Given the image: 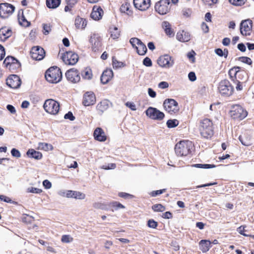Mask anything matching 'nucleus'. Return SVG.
<instances>
[{
  "label": "nucleus",
  "instance_id": "9d476101",
  "mask_svg": "<svg viewBox=\"0 0 254 254\" xmlns=\"http://www.w3.org/2000/svg\"><path fill=\"white\" fill-rule=\"evenodd\" d=\"M62 60L65 64L72 65L78 62V56L74 52L68 51L63 54Z\"/></svg>",
  "mask_w": 254,
  "mask_h": 254
},
{
  "label": "nucleus",
  "instance_id": "6e6552de",
  "mask_svg": "<svg viewBox=\"0 0 254 254\" xmlns=\"http://www.w3.org/2000/svg\"><path fill=\"white\" fill-rule=\"evenodd\" d=\"M165 110L170 114H175L179 111L177 102L173 99L165 100L163 103Z\"/></svg>",
  "mask_w": 254,
  "mask_h": 254
},
{
  "label": "nucleus",
  "instance_id": "bb28decb",
  "mask_svg": "<svg viewBox=\"0 0 254 254\" xmlns=\"http://www.w3.org/2000/svg\"><path fill=\"white\" fill-rule=\"evenodd\" d=\"M27 156L35 160H41L43 157V154L39 151H36L34 149H29L26 152Z\"/></svg>",
  "mask_w": 254,
  "mask_h": 254
},
{
  "label": "nucleus",
  "instance_id": "338daca9",
  "mask_svg": "<svg viewBox=\"0 0 254 254\" xmlns=\"http://www.w3.org/2000/svg\"><path fill=\"white\" fill-rule=\"evenodd\" d=\"M158 86L160 89H166L169 87V84L166 81H162L158 84Z\"/></svg>",
  "mask_w": 254,
  "mask_h": 254
},
{
  "label": "nucleus",
  "instance_id": "79ce46f5",
  "mask_svg": "<svg viewBox=\"0 0 254 254\" xmlns=\"http://www.w3.org/2000/svg\"><path fill=\"white\" fill-rule=\"evenodd\" d=\"M26 191L28 193H33L36 194H40L43 192V190L41 189L34 188L33 187H28Z\"/></svg>",
  "mask_w": 254,
  "mask_h": 254
},
{
  "label": "nucleus",
  "instance_id": "a211bd4d",
  "mask_svg": "<svg viewBox=\"0 0 254 254\" xmlns=\"http://www.w3.org/2000/svg\"><path fill=\"white\" fill-rule=\"evenodd\" d=\"M89 42L91 45V47L93 51L96 52L100 50L101 47V43L100 38L98 35L95 34H93L90 37Z\"/></svg>",
  "mask_w": 254,
  "mask_h": 254
},
{
  "label": "nucleus",
  "instance_id": "dca6fc26",
  "mask_svg": "<svg viewBox=\"0 0 254 254\" xmlns=\"http://www.w3.org/2000/svg\"><path fill=\"white\" fill-rule=\"evenodd\" d=\"M65 76L67 79L72 83H77L80 80L78 71L74 68L67 70L65 73Z\"/></svg>",
  "mask_w": 254,
  "mask_h": 254
},
{
  "label": "nucleus",
  "instance_id": "8fccbe9b",
  "mask_svg": "<svg viewBox=\"0 0 254 254\" xmlns=\"http://www.w3.org/2000/svg\"><path fill=\"white\" fill-rule=\"evenodd\" d=\"M193 166L196 167V168H205V169H209V168H214L215 166L214 165H210V164H196L193 165Z\"/></svg>",
  "mask_w": 254,
  "mask_h": 254
},
{
  "label": "nucleus",
  "instance_id": "e433bc0d",
  "mask_svg": "<svg viewBox=\"0 0 254 254\" xmlns=\"http://www.w3.org/2000/svg\"><path fill=\"white\" fill-rule=\"evenodd\" d=\"M18 21L19 24L24 27H27L30 25V22L27 20L24 16L23 11H22L21 15L20 13L19 14Z\"/></svg>",
  "mask_w": 254,
  "mask_h": 254
},
{
  "label": "nucleus",
  "instance_id": "a878e982",
  "mask_svg": "<svg viewBox=\"0 0 254 254\" xmlns=\"http://www.w3.org/2000/svg\"><path fill=\"white\" fill-rule=\"evenodd\" d=\"M120 11L128 16H131L133 14V11L131 8V5L130 3L125 1L124 2L121 7Z\"/></svg>",
  "mask_w": 254,
  "mask_h": 254
},
{
  "label": "nucleus",
  "instance_id": "412c9836",
  "mask_svg": "<svg viewBox=\"0 0 254 254\" xmlns=\"http://www.w3.org/2000/svg\"><path fill=\"white\" fill-rule=\"evenodd\" d=\"M87 20L79 16H76L74 19V26L76 29L78 30H84L87 26Z\"/></svg>",
  "mask_w": 254,
  "mask_h": 254
},
{
  "label": "nucleus",
  "instance_id": "20e7f679",
  "mask_svg": "<svg viewBox=\"0 0 254 254\" xmlns=\"http://www.w3.org/2000/svg\"><path fill=\"white\" fill-rule=\"evenodd\" d=\"M43 108L47 113L56 115L59 112L60 103L54 99H47L45 101Z\"/></svg>",
  "mask_w": 254,
  "mask_h": 254
},
{
  "label": "nucleus",
  "instance_id": "a19ab883",
  "mask_svg": "<svg viewBox=\"0 0 254 254\" xmlns=\"http://www.w3.org/2000/svg\"><path fill=\"white\" fill-rule=\"evenodd\" d=\"M129 42L132 46L135 49H136L137 47L142 43V42L137 38H131L129 40Z\"/></svg>",
  "mask_w": 254,
  "mask_h": 254
},
{
  "label": "nucleus",
  "instance_id": "49530a36",
  "mask_svg": "<svg viewBox=\"0 0 254 254\" xmlns=\"http://www.w3.org/2000/svg\"><path fill=\"white\" fill-rule=\"evenodd\" d=\"M152 209L156 212H163L165 210V207L161 204H157L152 206Z\"/></svg>",
  "mask_w": 254,
  "mask_h": 254
},
{
  "label": "nucleus",
  "instance_id": "423d86ee",
  "mask_svg": "<svg viewBox=\"0 0 254 254\" xmlns=\"http://www.w3.org/2000/svg\"><path fill=\"white\" fill-rule=\"evenodd\" d=\"M145 114L149 118L157 121L162 120L165 117L164 114L156 108L149 107L145 111Z\"/></svg>",
  "mask_w": 254,
  "mask_h": 254
},
{
  "label": "nucleus",
  "instance_id": "cd10ccee",
  "mask_svg": "<svg viewBox=\"0 0 254 254\" xmlns=\"http://www.w3.org/2000/svg\"><path fill=\"white\" fill-rule=\"evenodd\" d=\"M12 31L9 28L4 27L0 29V39L1 41H5L11 36Z\"/></svg>",
  "mask_w": 254,
  "mask_h": 254
},
{
  "label": "nucleus",
  "instance_id": "f704fd0d",
  "mask_svg": "<svg viewBox=\"0 0 254 254\" xmlns=\"http://www.w3.org/2000/svg\"><path fill=\"white\" fill-rule=\"evenodd\" d=\"M61 3V0H47L46 4L49 8H56Z\"/></svg>",
  "mask_w": 254,
  "mask_h": 254
},
{
  "label": "nucleus",
  "instance_id": "4c0bfd02",
  "mask_svg": "<svg viewBox=\"0 0 254 254\" xmlns=\"http://www.w3.org/2000/svg\"><path fill=\"white\" fill-rule=\"evenodd\" d=\"M93 206L96 209H107L110 205L106 202H97L94 203Z\"/></svg>",
  "mask_w": 254,
  "mask_h": 254
},
{
  "label": "nucleus",
  "instance_id": "7ed1b4c3",
  "mask_svg": "<svg viewBox=\"0 0 254 254\" xmlns=\"http://www.w3.org/2000/svg\"><path fill=\"white\" fill-rule=\"evenodd\" d=\"M192 143L189 140L181 141L175 146V152L178 156H187L193 147Z\"/></svg>",
  "mask_w": 254,
  "mask_h": 254
},
{
  "label": "nucleus",
  "instance_id": "f03ea898",
  "mask_svg": "<svg viewBox=\"0 0 254 254\" xmlns=\"http://www.w3.org/2000/svg\"><path fill=\"white\" fill-rule=\"evenodd\" d=\"M45 78L50 83H57L60 82L62 78L61 69L57 66L49 68L45 73Z\"/></svg>",
  "mask_w": 254,
  "mask_h": 254
},
{
  "label": "nucleus",
  "instance_id": "393cba45",
  "mask_svg": "<svg viewBox=\"0 0 254 254\" xmlns=\"http://www.w3.org/2000/svg\"><path fill=\"white\" fill-rule=\"evenodd\" d=\"M93 135L95 139L98 141L104 142L107 139L105 132L100 127H97L95 129Z\"/></svg>",
  "mask_w": 254,
  "mask_h": 254
},
{
  "label": "nucleus",
  "instance_id": "3c124183",
  "mask_svg": "<svg viewBox=\"0 0 254 254\" xmlns=\"http://www.w3.org/2000/svg\"><path fill=\"white\" fill-rule=\"evenodd\" d=\"M109 205L112 207H114L116 209H119V208H124L125 206L122 205L120 202H118L117 201H113L111 203H110Z\"/></svg>",
  "mask_w": 254,
  "mask_h": 254
},
{
  "label": "nucleus",
  "instance_id": "9b49d317",
  "mask_svg": "<svg viewBox=\"0 0 254 254\" xmlns=\"http://www.w3.org/2000/svg\"><path fill=\"white\" fill-rule=\"evenodd\" d=\"M155 10L160 14L164 15L168 13L170 10L169 0H161L155 5Z\"/></svg>",
  "mask_w": 254,
  "mask_h": 254
},
{
  "label": "nucleus",
  "instance_id": "39448f33",
  "mask_svg": "<svg viewBox=\"0 0 254 254\" xmlns=\"http://www.w3.org/2000/svg\"><path fill=\"white\" fill-rule=\"evenodd\" d=\"M230 116L234 119L242 120L248 115L247 111L239 105H234L230 111Z\"/></svg>",
  "mask_w": 254,
  "mask_h": 254
},
{
  "label": "nucleus",
  "instance_id": "2f4dec72",
  "mask_svg": "<svg viewBox=\"0 0 254 254\" xmlns=\"http://www.w3.org/2000/svg\"><path fill=\"white\" fill-rule=\"evenodd\" d=\"M109 32L110 37L113 39H117L120 36V31L118 28L115 26H112L110 27Z\"/></svg>",
  "mask_w": 254,
  "mask_h": 254
},
{
  "label": "nucleus",
  "instance_id": "680f3d73",
  "mask_svg": "<svg viewBox=\"0 0 254 254\" xmlns=\"http://www.w3.org/2000/svg\"><path fill=\"white\" fill-rule=\"evenodd\" d=\"M43 187L46 189H50L52 188V183L48 180H45L42 183Z\"/></svg>",
  "mask_w": 254,
  "mask_h": 254
},
{
  "label": "nucleus",
  "instance_id": "052dcab7",
  "mask_svg": "<svg viewBox=\"0 0 254 254\" xmlns=\"http://www.w3.org/2000/svg\"><path fill=\"white\" fill-rule=\"evenodd\" d=\"M126 106L129 108L132 111H136V107L135 104L133 102H127L125 104Z\"/></svg>",
  "mask_w": 254,
  "mask_h": 254
},
{
  "label": "nucleus",
  "instance_id": "bf43d9fd",
  "mask_svg": "<svg viewBox=\"0 0 254 254\" xmlns=\"http://www.w3.org/2000/svg\"><path fill=\"white\" fill-rule=\"evenodd\" d=\"M58 194L62 197H66L68 198L69 190H62L59 191Z\"/></svg>",
  "mask_w": 254,
  "mask_h": 254
},
{
  "label": "nucleus",
  "instance_id": "c03bdc74",
  "mask_svg": "<svg viewBox=\"0 0 254 254\" xmlns=\"http://www.w3.org/2000/svg\"><path fill=\"white\" fill-rule=\"evenodd\" d=\"M179 123V121L177 120H169L167 122V125L169 128H172L178 126Z\"/></svg>",
  "mask_w": 254,
  "mask_h": 254
},
{
  "label": "nucleus",
  "instance_id": "e2e57ef3",
  "mask_svg": "<svg viewBox=\"0 0 254 254\" xmlns=\"http://www.w3.org/2000/svg\"><path fill=\"white\" fill-rule=\"evenodd\" d=\"M46 249L47 252H50L53 254L57 253L56 250L53 246L50 245L49 243L47 244Z\"/></svg>",
  "mask_w": 254,
  "mask_h": 254
},
{
  "label": "nucleus",
  "instance_id": "603ef678",
  "mask_svg": "<svg viewBox=\"0 0 254 254\" xmlns=\"http://www.w3.org/2000/svg\"><path fill=\"white\" fill-rule=\"evenodd\" d=\"M246 227V226H241L239 227H238L237 229V231L241 235L245 236V237H248L249 235L246 234L244 233L245 231H246L245 230V228Z\"/></svg>",
  "mask_w": 254,
  "mask_h": 254
},
{
  "label": "nucleus",
  "instance_id": "a18cd8bd",
  "mask_svg": "<svg viewBox=\"0 0 254 254\" xmlns=\"http://www.w3.org/2000/svg\"><path fill=\"white\" fill-rule=\"evenodd\" d=\"M61 241L64 243H69L73 241V238L69 235H63Z\"/></svg>",
  "mask_w": 254,
  "mask_h": 254
},
{
  "label": "nucleus",
  "instance_id": "7c9ffc66",
  "mask_svg": "<svg viewBox=\"0 0 254 254\" xmlns=\"http://www.w3.org/2000/svg\"><path fill=\"white\" fill-rule=\"evenodd\" d=\"M37 149L48 152L49 151H52L54 149V147L50 143L46 142H39Z\"/></svg>",
  "mask_w": 254,
  "mask_h": 254
},
{
  "label": "nucleus",
  "instance_id": "6ab92c4d",
  "mask_svg": "<svg viewBox=\"0 0 254 254\" xmlns=\"http://www.w3.org/2000/svg\"><path fill=\"white\" fill-rule=\"evenodd\" d=\"M3 64L9 69L18 68L20 66L18 61L13 57H7L4 62Z\"/></svg>",
  "mask_w": 254,
  "mask_h": 254
},
{
  "label": "nucleus",
  "instance_id": "de8ad7c7",
  "mask_svg": "<svg viewBox=\"0 0 254 254\" xmlns=\"http://www.w3.org/2000/svg\"><path fill=\"white\" fill-rule=\"evenodd\" d=\"M247 0H229L230 3L235 6H242L246 2Z\"/></svg>",
  "mask_w": 254,
  "mask_h": 254
},
{
  "label": "nucleus",
  "instance_id": "f257e3e1",
  "mask_svg": "<svg viewBox=\"0 0 254 254\" xmlns=\"http://www.w3.org/2000/svg\"><path fill=\"white\" fill-rule=\"evenodd\" d=\"M198 130L201 137L210 138L214 134V127L212 121L207 118L200 120Z\"/></svg>",
  "mask_w": 254,
  "mask_h": 254
},
{
  "label": "nucleus",
  "instance_id": "f8f14e48",
  "mask_svg": "<svg viewBox=\"0 0 254 254\" xmlns=\"http://www.w3.org/2000/svg\"><path fill=\"white\" fill-rule=\"evenodd\" d=\"M14 10V7L9 3L0 4V16L5 18L11 15Z\"/></svg>",
  "mask_w": 254,
  "mask_h": 254
},
{
  "label": "nucleus",
  "instance_id": "5701e85b",
  "mask_svg": "<svg viewBox=\"0 0 254 254\" xmlns=\"http://www.w3.org/2000/svg\"><path fill=\"white\" fill-rule=\"evenodd\" d=\"M114 76L113 71L111 69L107 68L104 70L103 72L100 80L101 82L103 84L108 83L110 80H112Z\"/></svg>",
  "mask_w": 254,
  "mask_h": 254
},
{
  "label": "nucleus",
  "instance_id": "6e6d98bb",
  "mask_svg": "<svg viewBox=\"0 0 254 254\" xmlns=\"http://www.w3.org/2000/svg\"><path fill=\"white\" fill-rule=\"evenodd\" d=\"M147 225L149 227L154 229L157 227L158 223L154 220L150 219L148 221Z\"/></svg>",
  "mask_w": 254,
  "mask_h": 254
},
{
  "label": "nucleus",
  "instance_id": "5fc2aeb1",
  "mask_svg": "<svg viewBox=\"0 0 254 254\" xmlns=\"http://www.w3.org/2000/svg\"><path fill=\"white\" fill-rule=\"evenodd\" d=\"M11 155L14 157L18 158L21 157V153L20 151L15 148H12L11 149Z\"/></svg>",
  "mask_w": 254,
  "mask_h": 254
},
{
  "label": "nucleus",
  "instance_id": "4468645a",
  "mask_svg": "<svg viewBox=\"0 0 254 254\" xmlns=\"http://www.w3.org/2000/svg\"><path fill=\"white\" fill-rule=\"evenodd\" d=\"M96 102V96L91 91H87L83 95L82 104L84 106H90L94 105Z\"/></svg>",
  "mask_w": 254,
  "mask_h": 254
},
{
  "label": "nucleus",
  "instance_id": "ea45409f",
  "mask_svg": "<svg viewBox=\"0 0 254 254\" xmlns=\"http://www.w3.org/2000/svg\"><path fill=\"white\" fill-rule=\"evenodd\" d=\"M112 65L114 69L122 68L125 66L123 62L118 61L116 58H113Z\"/></svg>",
  "mask_w": 254,
  "mask_h": 254
},
{
  "label": "nucleus",
  "instance_id": "09e8293b",
  "mask_svg": "<svg viewBox=\"0 0 254 254\" xmlns=\"http://www.w3.org/2000/svg\"><path fill=\"white\" fill-rule=\"evenodd\" d=\"M240 67L235 66L229 70V74L230 76H236L237 74L240 71Z\"/></svg>",
  "mask_w": 254,
  "mask_h": 254
},
{
  "label": "nucleus",
  "instance_id": "69168bd1",
  "mask_svg": "<svg viewBox=\"0 0 254 254\" xmlns=\"http://www.w3.org/2000/svg\"><path fill=\"white\" fill-rule=\"evenodd\" d=\"M6 109L11 114H15L16 113L15 107L11 105H7L6 106Z\"/></svg>",
  "mask_w": 254,
  "mask_h": 254
},
{
  "label": "nucleus",
  "instance_id": "ddd939ff",
  "mask_svg": "<svg viewBox=\"0 0 254 254\" xmlns=\"http://www.w3.org/2000/svg\"><path fill=\"white\" fill-rule=\"evenodd\" d=\"M253 22L249 19L242 21L240 24V32L243 35L249 36L252 30Z\"/></svg>",
  "mask_w": 254,
  "mask_h": 254
},
{
  "label": "nucleus",
  "instance_id": "473e14b6",
  "mask_svg": "<svg viewBox=\"0 0 254 254\" xmlns=\"http://www.w3.org/2000/svg\"><path fill=\"white\" fill-rule=\"evenodd\" d=\"M211 242L208 240H201L199 242L200 249L203 252L205 253L209 251L211 248Z\"/></svg>",
  "mask_w": 254,
  "mask_h": 254
},
{
  "label": "nucleus",
  "instance_id": "2eb2a0df",
  "mask_svg": "<svg viewBox=\"0 0 254 254\" xmlns=\"http://www.w3.org/2000/svg\"><path fill=\"white\" fill-rule=\"evenodd\" d=\"M30 53L32 59L38 61L42 60L45 54L44 50L39 46L33 47Z\"/></svg>",
  "mask_w": 254,
  "mask_h": 254
},
{
  "label": "nucleus",
  "instance_id": "774afa93",
  "mask_svg": "<svg viewBox=\"0 0 254 254\" xmlns=\"http://www.w3.org/2000/svg\"><path fill=\"white\" fill-rule=\"evenodd\" d=\"M195 52L193 51H191L188 54L187 56L190 61H191L192 62H194L195 61Z\"/></svg>",
  "mask_w": 254,
  "mask_h": 254
},
{
  "label": "nucleus",
  "instance_id": "c756f323",
  "mask_svg": "<svg viewBox=\"0 0 254 254\" xmlns=\"http://www.w3.org/2000/svg\"><path fill=\"white\" fill-rule=\"evenodd\" d=\"M68 198H75L77 199H84L86 195L83 192L78 191L69 190Z\"/></svg>",
  "mask_w": 254,
  "mask_h": 254
},
{
  "label": "nucleus",
  "instance_id": "1a4fd4ad",
  "mask_svg": "<svg viewBox=\"0 0 254 254\" xmlns=\"http://www.w3.org/2000/svg\"><path fill=\"white\" fill-rule=\"evenodd\" d=\"M218 89L222 95L230 96L233 91V88L227 80H222L219 84Z\"/></svg>",
  "mask_w": 254,
  "mask_h": 254
},
{
  "label": "nucleus",
  "instance_id": "13d9d810",
  "mask_svg": "<svg viewBox=\"0 0 254 254\" xmlns=\"http://www.w3.org/2000/svg\"><path fill=\"white\" fill-rule=\"evenodd\" d=\"M218 0H202L203 3L208 6H212L216 4Z\"/></svg>",
  "mask_w": 254,
  "mask_h": 254
},
{
  "label": "nucleus",
  "instance_id": "c9c22d12",
  "mask_svg": "<svg viewBox=\"0 0 254 254\" xmlns=\"http://www.w3.org/2000/svg\"><path fill=\"white\" fill-rule=\"evenodd\" d=\"M82 76L85 80H90L92 79L93 74L91 69L86 68L82 72Z\"/></svg>",
  "mask_w": 254,
  "mask_h": 254
},
{
  "label": "nucleus",
  "instance_id": "4be33fe9",
  "mask_svg": "<svg viewBox=\"0 0 254 254\" xmlns=\"http://www.w3.org/2000/svg\"><path fill=\"white\" fill-rule=\"evenodd\" d=\"M103 14L104 11L102 8L99 6L95 5L93 7L90 17L94 20H99L102 18Z\"/></svg>",
  "mask_w": 254,
  "mask_h": 254
},
{
  "label": "nucleus",
  "instance_id": "58836bf2",
  "mask_svg": "<svg viewBox=\"0 0 254 254\" xmlns=\"http://www.w3.org/2000/svg\"><path fill=\"white\" fill-rule=\"evenodd\" d=\"M136 52L140 55H144L147 51L146 46L142 42L139 46L137 47Z\"/></svg>",
  "mask_w": 254,
  "mask_h": 254
},
{
  "label": "nucleus",
  "instance_id": "b1692460",
  "mask_svg": "<svg viewBox=\"0 0 254 254\" xmlns=\"http://www.w3.org/2000/svg\"><path fill=\"white\" fill-rule=\"evenodd\" d=\"M176 39L181 42H187L191 39V35L189 32L180 30L176 34Z\"/></svg>",
  "mask_w": 254,
  "mask_h": 254
},
{
  "label": "nucleus",
  "instance_id": "c85d7f7f",
  "mask_svg": "<svg viewBox=\"0 0 254 254\" xmlns=\"http://www.w3.org/2000/svg\"><path fill=\"white\" fill-rule=\"evenodd\" d=\"M162 28H163L166 34L170 37H173L175 35L174 30L172 28L171 24L168 21H163L162 24Z\"/></svg>",
  "mask_w": 254,
  "mask_h": 254
},
{
  "label": "nucleus",
  "instance_id": "aec40b11",
  "mask_svg": "<svg viewBox=\"0 0 254 254\" xmlns=\"http://www.w3.org/2000/svg\"><path fill=\"white\" fill-rule=\"evenodd\" d=\"M133 4L137 9L140 10H145L150 5V0H133Z\"/></svg>",
  "mask_w": 254,
  "mask_h": 254
},
{
  "label": "nucleus",
  "instance_id": "37998d69",
  "mask_svg": "<svg viewBox=\"0 0 254 254\" xmlns=\"http://www.w3.org/2000/svg\"><path fill=\"white\" fill-rule=\"evenodd\" d=\"M215 51V53L220 57L224 56L225 58H227L228 56V51L227 49H224L223 51L221 49H217Z\"/></svg>",
  "mask_w": 254,
  "mask_h": 254
},
{
  "label": "nucleus",
  "instance_id": "0e129e2a",
  "mask_svg": "<svg viewBox=\"0 0 254 254\" xmlns=\"http://www.w3.org/2000/svg\"><path fill=\"white\" fill-rule=\"evenodd\" d=\"M143 64L144 65L148 67L151 66L152 64L151 60L148 57H146L143 60Z\"/></svg>",
  "mask_w": 254,
  "mask_h": 254
},
{
  "label": "nucleus",
  "instance_id": "4d7b16f0",
  "mask_svg": "<svg viewBox=\"0 0 254 254\" xmlns=\"http://www.w3.org/2000/svg\"><path fill=\"white\" fill-rule=\"evenodd\" d=\"M43 33L45 35L48 34L51 30V26L50 25L44 24H43Z\"/></svg>",
  "mask_w": 254,
  "mask_h": 254
},
{
  "label": "nucleus",
  "instance_id": "f3484780",
  "mask_svg": "<svg viewBox=\"0 0 254 254\" xmlns=\"http://www.w3.org/2000/svg\"><path fill=\"white\" fill-rule=\"evenodd\" d=\"M21 80L16 75H11L6 79V84L11 88L16 89L20 87Z\"/></svg>",
  "mask_w": 254,
  "mask_h": 254
},
{
  "label": "nucleus",
  "instance_id": "864d4df0",
  "mask_svg": "<svg viewBox=\"0 0 254 254\" xmlns=\"http://www.w3.org/2000/svg\"><path fill=\"white\" fill-rule=\"evenodd\" d=\"M239 60L242 63L247 64L249 65L251 64L252 63L251 59L246 57H240L239 58Z\"/></svg>",
  "mask_w": 254,
  "mask_h": 254
},
{
  "label": "nucleus",
  "instance_id": "72a5a7b5",
  "mask_svg": "<svg viewBox=\"0 0 254 254\" xmlns=\"http://www.w3.org/2000/svg\"><path fill=\"white\" fill-rule=\"evenodd\" d=\"M109 106V101L107 100H104L97 104L96 108L98 110L102 112L106 110Z\"/></svg>",
  "mask_w": 254,
  "mask_h": 254
},
{
  "label": "nucleus",
  "instance_id": "0eeeda50",
  "mask_svg": "<svg viewBox=\"0 0 254 254\" xmlns=\"http://www.w3.org/2000/svg\"><path fill=\"white\" fill-rule=\"evenodd\" d=\"M158 65L164 68H170L174 64V59L169 55L166 54L161 56L157 60Z\"/></svg>",
  "mask_w": 254,
  "mask_h": 254
}]
</instances>
